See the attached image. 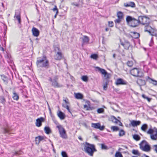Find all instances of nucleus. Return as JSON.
<instances>
[{
	"label": "nucleus",
	"mask_w": 157,
	"mask_h": 157,
	"mask_svg": "<svg viewBox=\"0 0 157 157\" xmlns=\"http://www.w3.org/2000/svg\"><path fill=\"white\" fill-rule=\"evenodd\" d=\"M83 144L84 146V151L90 156H92L94 152L97 151L94 144H91L87 142H86L85 143H83Z\"/></svg>",
	"instance_id": "1"
},
{
	"label": "nucleus",
	"mask_w": 157,
	"mask_h": 157,
	"mask_svg": "<svg viewBox=\"0 0 157 157\" xmlns=\"http://www.w3.org/2000/svg\"><path fill=\"white\" fill-rule=\"evenodd\" d=\"M36 64L38 67L48 68L49 66V61L45 56H43L42 58L39 57L37 58Z\"/></svg>",
	"instance_id": "2"
},
{
	"label": "nucleus",
	"mask_w": 157,
	"mask_h": 157,
	"mask_svg": "<svg viewBox=\"0 0 157 157\" xmlns=\"http://www.w3.org/2000/svg\"><path fill=\"white\" fill-rule=\"evenodd\" d=\"M126 21L128 24L130 26L135 27L140 24V20L139 17L136 19L130 16H128L126 18Z\"/></svg>",
	"instance_id": "3"
},
{
	"label": "nucleus",
	"mask_w": 157,
	"mask_h": 157,
	"mask_svg": "<svg viewBox=\"0 0 157 157\" xmlns=\"http://www.w3.org/2000/svg\"><path fill=\"white\" fill-rule=\"evenodd\" d=\"M140 24L145 25L144 29L149 25L150 20L149 18L146 15L139 16Z\"/></svg>",
	"instance_id": "4"
},
{
	"label": "nucleus",
	"mask_w": 157,
	"mask_h": 157,
	"mask_svg": "<svg viewBox=\"0 0 157 157\" xmlns=\"http://www.w3.org/2000/svg\"><path fill=\"white\" fill-rule=\"evenodd\" d=\"M140 148L143 151L149 152L151 147L148 143L145 140H143L139 144Z\"/></svg>",
	"instance_id": "5"
},
{
	"label": "nucleus",
	"mask_w": 157,
	"mask_h": 157,
	"mask_svg": "<svg viewBox=\"0 0 157 157\" xmlns=\"http://www.w3.org/2000/svg\"><path fill=\"white\" fill-rule=\"evenodd\" d=\"M59 77L58 76L56 75L53 78L51 77L49 78L48 80L51 82V85L54 87H60L62 86V85H59L58 82Z\"/></svg>",
	"instance_id": "6"
},
{
	"label": "nucleus",
	"mask_w": 157,
	"mask_h": 157,
	"mask_svg": "<svg viewBox=\"0 0 157 157\" xmlns=\"http://www.w3.org/2000/svg\"><path fill=\"white\" fill-rule=\"evenodd\" d=\"M57 128L58 129L60 137L63 139H67V136L64 128L61 125L57 126Z\"/></svg>",
	"instance_id": "7"
},
{
	"label": "nucleus",
	"mask_w": 157,
	"mask_h": 157,
	"mask_svg": "<svg viewBox=\"0 0 157 157\" xmlns=\"http://www.w3.org/2000/svg\"><path fill=\"white\" fill-rule=\"evenodd\" d=\"M130 73L133 76L135 77H141L143 76L142 72L139 69L135 68L130 71Z\"/></svg>",
	"instance_id": "8"
},
{
	"label": "nucleus",
	"mask_w": 157,
	"mask_h": 157,
	"mask_svg": "<svg viewBox=\"0 0 157 157\" xmlns=\"http://www.w3.org/2000/svg\"><path fill=\"white\" fill-rule=\"evenodd\" d=\"M95 68L96 70L99 71L101 74L104 75L106 81L109 78L110 74L108 73L105 70L98 67H96Z\"/></svg>",
	"instance_id": "9"
},
{
	"label": "nucleus",
	"mask_w": 157,
	"mask_h": 157,
	"mask_svg": "<svg viewBox=\"0 0 157 157\" xmlns=\"http://www.w3.org/2000/svg\"><path fill=\"white\" fill-rule=\"evenodd\" d=\"M145 32H147L152 36H155L154 34H157L155 32V30L151 26L149 25L144 29Z\"/></svg>",
	"instance_id": "10"
},
{
	"label": "nucleus",
	"mask_w": 157,
	"mask_h": 157,
	"mask_svg": "<svg viewBox=\"0 0 157 157\" xmlns=\"http://www.w3.org/2000/svg\"><path fill=\"white\" fill-rule=\"evenodd\" d=\"M80 39H82V46L89 44L90 39L87 36H84L83 37L80 38Z\"/></svg>",
	"instance_id": "11"
},
{
	"label": "nucleus",
	"mask_w": 157,
	"mask_h": 157,
	"mask_svg": "<svg viewBox=\"0 0 157 157\" xmlns=\"http://www.w3.org/2000/svg\"><path fill=\"white\" fill-rule=\"evenodd\" d=\"M127 82L125 80L121 78H118L117 79L115 82L116 84L117 85H124L127 84Z\"/></svg>",
	"instance_id": "12"
},
{
	"label": "nucleus",
	"mask_w": 157,
	"mask_h": 157,
	"mask_svg": "<svg viewBox=\"0 0 157 157\" xmlns=\"http://www.w3.org/2000/svg\"><path fill=\"white\" fill-rule=\"evenodd\" d=\"M91 127L99 129L100 130H103L105 128L104 126H101V124L100 123H92L91 124Z\"/></svg>",
	"instance_id": "13"
},
{
	"label": "nucleus",
	"mask_w": 157,
	"mask_h": 157,
	"mask_svg": "<svg viewBox=\"0 0 157 157\" xmlns=\"http://www.w3.org/2000/svg\"><path fill=\"white\" fill-rule=\"evenodd\" d=\"M145 78L146 81L148 82L149 83H151L154 86L157 85V81L150 78L148 76L145 77Z\"/></svg>",
	"instance_id": "14"
},
{
	"label": "nucleus",
	"mask_w": 157,
	"mask_h": 157,
	"mask_svg": "<svg viewBox=\"0 0 157 157\" xmlns=\"http://www.w3.org/2000/svg\"><path fill=\"white\" fill-rule=\"evenodd\" d=\"M136 83L140 86H144L146 84V81L141 79H138Z\"/></svg>",
	"instance_id": "15"
},
{
	"label": "nucleus",
	"mask_w": 157,
	"mask_h": 157,
	"mask_svg": "<svg viewBox=\"0 0 157 157\" xmlns=\"http://www.w3.org/2000/svg\"><path fill=\"white\" fill-rule=\"evenodd\" d=\"M14 18H16L17 20L18 23H20L21 22L20 13L19 11L17 10L15 12Z\"/></svg>",
	"instance_id": "16"
},
{
	"label": "nucleus",
	"mask_w": 157,
	"mask_h": 157,
	"mask_svg": "<svg viewBox=\"0 0 157 157\" xmlns=\"http://www.w3.org/2000/svg\"><path fill=\"white\" fill-rule=\"evenodd\" d=\"M44 121V118L43 117L38 118L36 120V125L37 127H40L42 125V122Z\"/></svg>",
	"instance_id": "17"
},
{
	"label": "nucleus",
	"mask_w": 157,
	"mask_h": 157,
	"mask_svg": "<svg viewBox=\"0 0 157 157\" xmlns=\"http://www.w3.org/2000/svg\"><path fill=\"white\" fill-rule=\"evenodd\" d=\"M32 31L33 35L37 37L39 36L40 31L37 28L34 27H33L32 29Z\"/></svg>",
	"instance_id": "18"
},
{
	"label": "nucleus",
	"mask_w": 157,
	"mask_h": 157,
	"mask_svg": "<svg viewBox=\"0 0 157 157\" xmlns=\"http://www.w3.org/2000/svg\"><path fill=\"white\" fill-rule=\"evenodd\" d=\"M121 44L122 45L124 48L126 50H128L129 47L130 46V44L129 42L128 41H125L124 43L122 42Z\"/></svg>",
	"instance_id": "19"
},
{
	"label": "nucleus",
	"mask_w": 157,
	"mask_h": 157,
	"mask_svg": "<svg viewBox=\"0 0 157 157\" xmlns=\"http://www.w3.org/2000/svg\"><path fill=\"white\" fill-rule=\"evenodd\" d=\"M124 6L126 7H131L132 8H134L135 7L136 5L134 2H130L128 3H124Z\"/></svg>",
	"instance_id": "20"
},
{
	"label": "nucleus",
	"mask_w": 157,
	"mask_h": 157,
	"mask_svg": "<svg viewBox=\"0 0 157 157\" xmlns=\"http://www.w3.org/2000/svg\"><path fill=\"white\" fill-rule=\"evenodd\" d=\"M62 58V55L61 52H58L54 56V58L57 60H60Z\"/></svg>",
	"instance_id": "21"
},
{
	"label": "nucleus",
	"mask_w": 157,
	"mask_h": 157,
	"mask_svg": "<svg viewBox=\"0 0 157 157\" xmlns=\"http://www.w3.org/2000/svg\"><path fill=\"white\" fill-rule=\"evenodd\" d=\"M57 116L61 120H63L65 117V114L59 110L58 111Z\"/></svg>",
	"instance_id": "22"
},
{
	"label": "nucleus",
	"mask_w": 157,
	"mask_h": 157,
	"mask_svg": "<svg viewBox=\"0 0 157 157\" xmlns=\"http://www.w3.org/2000/svg\"><path fill=\"white\" fill-rule=\"evenodd\" d=\"M44 137L42 136H38L35 138V141L36 144H38L40 142L44 139Z\"/></svg>",
	"instance_id": "23"
},
{
	"label": "nucleus",
	"mask_w": 157,
	"mask_h": 157,
	"mask_svg": "<svg viewBox=\"0 0 157 157\" xmlns=\"http://www.w3.org/2000/svg\"><path fill=\"white\" fill-rule=\"evenodd\" d=\"M1 77L2 80L6 84H7L8 81L10 80H11L9 78L3 75H1Z\"/></svg>",
	"instance_id": "24"
},
{
	"label": "nucleus",
	"mask_w": 157,
	"mask_h": 157,
	"mask_svg": "<svg viewBox=\"0 0 157 157\" xmlns=\"http://www.w3.org/2000/svg\"><path fill=\"white\" fill-rule=\"evenodd\" d=\"M141 123L140 121L132 120L131 121V124L133 127H135L140 125Z\"/></svg>",
	"instance_id": "25"
},
{
	"label": "nucleus",
	"mask_w": 157,
	"mask_h": 157,
	"mask_svg": "<svg viewBox=\"0 0 157 157\" xmlns=\"http://www.w3.org/2000/svg\"><path fill=\"white\" fill-rule=\"evenodd\" d=\"M109 119L110 121H112L113 122L116 124H117L118 123V121H119L118 120L113 116H111Z\"/></svg>",
	"instance_id": "26"
},
{
	"label": "nucleus",
	"mask_w": 157,
	"mask_h": 157,
	"mask_svg": "<svg viewBox=\"0 0 157 157\" xmlns=\"http://www.w3.org/2000/svg\"><path fill=\"white\" fill-rule=\"evenodd\" d=\"M12 98L14 100L16 101H18L19 99L18 94L15 91L13 92Z\"/></svg>",
	"instance_id": "27"
},
{
	"label": "nucleus",
	"mask_w": 157,
	"mask_h": 157,
	"mask_svg": "<svg viewBox=\"0 0 157 157\" xmlns=\"http://www.w3.org/2000/svg\"><path fill=\"white\" fill-rule=\"evenodd\" d=\"M82 1L79 0L78 3L74 2L71 3V5L77 7H82Z\"/></svg>",
	"instance_id": "28"
},
{
	"label": "nucleus",
	"mask_w": 157,
	"mask_h": 157,
	"mask_svg": "<svg viewBox=\"0 0 157 157\" xmlns=\"http://www.w3.org/2000/svg\"><path fill=\"white\" fill-rule=\"evenodd\" d=\"M75 97L77 99H82L83 98V95L80 93H75Z\"/></svg>",
	"instance_id": "29"
},
{
	"label": "nucleus",
	"mask_w": 157,
	"mask_h": 157,
	"mask_svg": "<svg viewBox=\"0 0 157 157\" xmlns=\"http://www.w3.org/2000/svg\"><path fill=\"white\" fill-rule=\"evenodd\" d=\"M44 130L46 133L47 134H49L50 133H51L52 132V131L50 128L48 126H46L44 127Z\"/></svg>",
	"instance_id": "30"
},
{
	"label": "nucleus",
	"mask_w": 157,
	"mask_h": 157,
	"mask_svg": "<svg viewBox=\"0 0 157 157\" xmlns=\"http://www.w3.org/2000/svg\"><path fill=\"white\" fill-rule=\"evenodd\" d=\"M109 83V80L108 79H107L105 82L103 84V90H106L107 88V85Z\"/></svg>",
	"instance_id": "31"
},
{
	"label": "nucleus",
	"mask_w": 157,
	"mask_h": 157,
	"mask_svg": "<svg viewBox=\"0 0 157 157\" xmlns=\"http://www.w3.org/2000/svg\"><path fill=\"white\" fill-rule=\"evenodd\" d=\"M117 16L118 18L123 19V13L121 11H119L117 12Z\"/></svg>",
	"instance_id": "32"
},
{
	"label": "nucleus",
	"mask_w": 157,
	"mask_h": 157,
	"mask_svg": "<svg viewBox=\"0 0 157 157\" xmlns=\"http://www.w3.org/2000/svg\"><path fill=\"white\" fill-rule=\"evenodd\" d=\"M10 128L8 126L7 128H3V132L4 133H9L10 132Z\"/></svg>",
	"instance_id": "33"
},
{
	"label": "nucleus",
	"mask_w": 157,
	"mask_h": 157,
	"mask_svg": "<svg viewBox=\"0 0 157 157\" xmlns=\"http://www.w3.org/2000/svg\"><path fill=\"white\" fill-rule=\"evenodd\" d=\"M0 101L2 104L5 105L6 104V100L5 97L3 96H1L0 97Z\"/></svg>",
	"instance_id": "34"
},
{
	"label": "nucleus",
	"mask_w": 157,
	"mask_h": 157,
	"mask_svg": "<svg viewBox=\"0 0 157 157\" xmlns=\"http://www.w3.org/2000/svg\"><path fill=\"white\" fill-rule=\"evenodd\" d=\"M148 125L147 124H145L142 125L141 127V129L144 131L146 132V130L147 128Z\"/></svg>",
	"instance_id": "35"
},
{
	"label": "nucleus",
	"mask_w": 157,
	"mask_h": 157,
	"mask_svg": "<svg viewBox=\"0 0 157 157\" xmlns=\"http://www.w3.org/2000/svg\"><path fill=\"white\" fill-rule=\"evenodd\" d=\"M122 20V19L118 18L117 19H116V20H114V21L116 24L115 26L117 28H118L117 27V24H119L121 23V21Z\"/></svg>",
	"instance_id": "36"
},
{
	"label": "nucleus",
	"mask_w": 157,
	"mask_h": 157,
	"mask_svg": "<svg viewBox=\"0 0 157 157\" xmlns=\"http://www.w3.org/2000/svg\"><path fill=\"white\" fill-rule=\"evenodd\" d=\"M133 138L136 141H138L140 140V137L137 134H134L133 135Z\"/></svg>",
	"instance_id": "37"
},
{
	"label": "nucleus",
	"mask_w": 157,
	"mask_h": 157,
	"mask_svg": "<svg viewBox=\"0 0 157 157\" xmlns=\"http://www.w3.org/2000/svg\"><path fill=\"white\" fill-rule=\"evenodd\" d=\"M132 153L133 154L139 156H140V154L138 150L133 149L132 151Z\"/></svg>",
	"instance_id": "38"
},
{
	"label": "nucleus",
	"mask_w": 157,
	"mask_h": 157,
	"mask_svg": "<svg viewBox=\"0 0 157 157\" xmlns=\"http://www.w3.org/2000/svg\"><path fill=\"white\" fill-rule=\"evenodd\" d=\"M111 129L113 132L117 131L119 130V128L116 126H112L111 127Z\"/></svg>",
	"instance_id": "39"
},
{
	"label": "nucleus",
	"mask_w": 157,
	"mask_h": 157,
	"mask_svg": "<svg viewBox=\"0 0 157 157\" xmlns=\"http://www.w3.org/2000/svg\"><path fill=\"white\" fill-rule=\"evenodd\" d=\"M140 36V34L136 32H133V37L135 39L138 38Z\"/></svg>",
	"instance_id": "40"
},
{
	"label": "nucleus",
	"mask_w": 157,
	"mask_h": 157,
	"mask_svg": "<svg viewBox=\"0 0 157 157\" xmlns=\"http://www.w3.org/2000/svg\"><path fill=\"white\" fill-rule=\"evenodd\" d=\"M125 134V131L123 129L121 130L119 132V135L120 136H122Z\"/></svg>",
	"instance_id": "41"
},
{
	"label": "nucleus",
	"mask_w": 157,
	"mask_h": 157,
	"mask_svg": "<svg viewBox=\"0 0 157 157\" xmlns=\"http://www.w3.org/2000/svg\"><path fill=\"white\" fill-rule=\"evenodd\" d=\"M62 106L64 108L67 109L69 113H71L70 110V109H69V107L68 105H66L65 104H62Z\"/></svg>",
	"instance_id": "42"
},
{
	"label": "nucleus",
	"mask_w": 157,
	"mask_h": 157,
	"mask_svg": "<svg viewBox=\"0 0 157 157\" xmlns=\"http://www.w3.org/2000/svg\"><path fill=\"white\" fill-rule=\"evenodd\" d=\"M151 139L153 140H155L157 139V135L155 134L153 135V134H151Z\"/></svg>",
	"instance_id": "43"
},
{
	"label": "nucleus",
	"mask_w": 157,
	"mask_h": 157,
	"mask_svg": "<svg viewBox=\"0 0 157 157\" xmlns=\"http://www.w3.org/2000/svg\"><path fill=\"white\" fill-rule=\"evenodd\" d=\"M98 57V55L95 54H92L90 56V58H91L95 60L97 59Z\"/></svg>",
	"instance_id": "44"
},
{
	"label": "nucleus",
	"mask_w": 157,
	"mask_h": 157,
	"mask_svg": "<svg viewBox=\"0 0 157 157\" xmlns=\"http://www.w3.org/2000/svg\"><path fill=\"white\" fill-rule=\"evenodd\" d=\"M115 157H123L122 154L119 152H117L115 154Z\"/></svg>",
	"instance_id": "45"
},
{
	"label": "nucleus",
	"mask_w": 157,
	"mask_h": 157,
	"mask_svg": "<svg viewBox=\"0 0 157 157\" xmlns=\"http://www.w3.org/2000/svg\"><path fill=\"white\" fill-rule=\"evenodd\" d=\"M82 79L83 81L86 82L88 81V78L86 76L83 75L82 76Z\"/></svg>",
	"instance_id": "46"
},
{
	"label": "nucleus",
	"mask_w": 157,
	"mask_h": 157,
	"mask_svg": "<svg viewBox=\"0 0 157 157\" xmlns=\"http://www.w3.org/2000/svg\"><path fill=\"white\" fill-rule=\"evenodd\" d=\"M97 112L98 113H101L104 112V109L102 108H99L97 109Z\"/></svg>",
	"instance_id": "47"
},
{
	"label": "nucleus",
	"mask_w": 157,
	"mask_h": 157,
	"mask_svg": "<svg viewBox=\"0 0 157 157\" xmlns=\"http://www.w3.org/2000/svg\"><path fill=\"white\" fill-rule=\"evenodd\" d=\"M127 65L129 67H132L133 66V62L132 61H128L127 63Z\"/></svg>",
	"instance_id": "48"
},
{
	"label": "nucleus",
	"mask_w": 157,
	"mask_h": 157,
	"mask_svg": "<svg viewBox=\"0 0 157 157\" xmlns=\"http://www.w3.org/2000/svg\"><path fill=\"white\" fill-rule=\"evenodd\" d=\"M147 134H152L154 133V130L152 128H150L147 132Z\"/></svg>",
	"instance_id": "49"
},
{
	"label": "nucleus",
	"mask_w": 157,
	"mask_h": 157,
	"mask_svg": "<svg viewBox=\"0 0 157 157\" xmlns=\"http://www.w3.org/2000/svg\"><path fill=\"white\" fill-rule=\"evenodd\" d=\"M61 155L62 157H68L66 152L65 151H62L61 152Z\"/></svg>",
	"instance_id": "50"
},
{
	"label": "nucleus",
	"mask_w": 157,
	"mask_h": 157,
	"mask_svg": "<svg viewBox=\"0 0 157 157\" xmlns=\"http://www.w3.org/2000/svg\"><path fill=\"white\" fill-rule=\"evenodd\" d=\"M101 148L102 149L106 150L108 149V147L103 144H101Z\"/></svg>",
	"instance_id": "51"
},
{
	"label": "nucleus",
	"mask_w": 157,
	"mask_h": 157,
	"mask_svg": "<svg viewBox=\"0 0 157 157\" xmlns=\"http://www.w3.org/2000/svg\"><path fill=\"white\" fill-rule=\"evenodd\" d=\"M108 25L110 27H113L114 25V23L113 21H109L108 22Z\"/></svg>",
	"instance_id": "52"
},
{
	"label": "nucleus",
	"mask_w": 157,
	"mask_h": 157,
	"mask_svg": "<svg viewBox=\"0 0 157 157\" xmlns=\"http://www.w3.org/2000/svg\"><path fill=\"white\" fill-rule=\"evenodd\" d=\"M154 150L157 153V145H154L153 146Z\"/></svg>",
	"instance_id": "53"
},
{
	"label": "nucleus",
	"mask_w": 157,
	"mask_h": 157,
	"mask_svg": "<svg viewBox=\"0 0 157 157\" xmlns=\"http://www.w3.org/2000/svg\"><path fill=\"white\" fill-rule=\"evenodd\" d=\"M21 151H16L14 153V155H18L21 154Z\"/></svg>",
	"instance_id": "54"
},
{
	"label": "nucleus",
	"mask_w": 157,
	"mask_h": 157,
	"mask_svg": "<svg viewBox=\"0 0 157 157\" xmlns=\"http://www.w3.org/2000/svg\"><path fill=\"white\" fill-rule=\"evenodd\" d=\"M63 101L65 102V103L67 104H69V103L68 101V100L67 98H66V99H64Z\"/></svg>",
	"instance_id": "55"
},
{
	"label": "nucleus",
	"mask_w": 157,
	"mask_h": 157,
	"mask_svg": "<svg viewBox=\"0 0 157 157\" xmlns=\"http://www.w3.org/2000/svg\"><path fill=\"white\" fill-rule=\"evenodd\" d=\"M93 109V108L92 107H91L90 106H89L87 107L86 110H92Z\"/></svg>",
	"instance_id": "56"
},
{
	"label": "nucleus",
	"mask_w": 157,
	"mask_h": 157,
	"mask_svg": "<svg viewBox=\"0 0 157 157\" xmlns=\"http://www.w3.org/2000/svg\"><path fill=\"white\" fill-rule=\"evenodd\" d=\"M52 10L53 11H58L56 6H55L54 8L52 9Z\"/></svg>",
	"instance_id": "57"
},
{
	"label": "nucleus",
	"mask_w": 157,
	"mask_h": 157,
	"mask_svg": "<svg viewBox=\"0 0 157 157\" xmlns=\"http://www.w3.org/2000/svg\"><path fill=\"white\" fill-rule=\"evenodd\" d=\"M153 130H154V132H155V134L157 135V128H154Z\"/></svg>",
	"instance_id": "58"
},
{
	"label": "nucleus",
	"mask_w": 157,
	"mask_h": 157,
	"mask_svg": "<svg viewBox=\"0 0 157 157\" xmlns=\"http://www.w3.org/2000/svg\"><path fill=\"white\" fill-rule=\"evenodd\" d=\"M146 99H147V100L148 101V102H150L151 100V98L147 97V98H146Z\"/></svg>",
	"instance_id": "59"
},
{
	"label": "nucleus",
	"mask_w": 157,
	"mask_h": 157,
	"mask_svg": "<svg viewBox=\"0 0 157 157\" xmlns=\"http://www.w3.org/2000/svg\"><path fill=\"white\" fill-rule=\"evenodd\" d=\"M142 97L143 98H144V99H146V98H147V97L144 94H143L142 95Z\"/></svg>",
	"instance_id": "60"
},
{
	"label": "nucleus",
	"mask_w": 157,
	"mask_h": 157,
	"mask_svg": "<svg viewBox=\"0 0 157 157\" xmlns=\"http://www.w3.org/2000/svg\"><path fill=\"white\" fill-rule=\"evenodd\" d=\"M58 11H56V13L55 15L54 16V17L55 18H56V16H57V14H58Z\"/></svg>",
	"instance_id": "61"
},
{
	"label": "nucleus",
	"mask_w": 157,
	"mask_h": 157,
	"mask_svg": "<svg viewBox=\"0 0 157 157\" xmlns=\"http://www.w3.org/2000/svg\"><path fill=\"white\" fill-rule=\"evenodd\" d=\"M118 122H119V125L120 126H122V123L119 120V121H118Z\"/></svg>",
	"instance_id": "62"
},
{
	"label": "nucleus",
	"mask_w": 157,
	"mask_h": 157,
	"mask_svg": "<svg viewBox=\"0 0 157 157\" xmlns=\"http://www.w3.org/2000/svg\"><path fill=\"white\" fill-rule=\"evenodd\" d=\"M143 156H142L141 157H149V156L146 155L145 154H144L143 155Z\"/></svg>",
	"instance_id": "63"
},
{
	"label": "nucleus",
	"mask_w": 157,
	"mask_h": 157,
	"mask_svg": "<svg viewBox=\"0 0 157 157\" xmlns=\"http://www.w3.org/2000/svg\"><path fill=\"white\" fill-rule=\"evenodd\" d=\"M78 139L81 140V141H82L83 140V139H82V138L81 137V136H79L78 137Z\"/></svg>",
	"instance_id": "64"
}]
</instances>
